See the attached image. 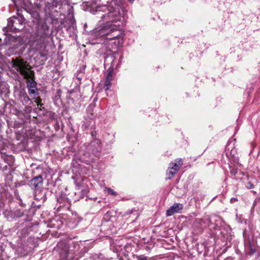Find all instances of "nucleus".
Listing matches in <instances>:
<instances>
[{
  "mask_svg": "<svg viewBox=\"0 0 260 260\" xmlns=\"http://www.w3.org/2000/svg\"><path fill=\"white\" fill-rule=\"evenodd\" d=\"M98 9V14L106 22L103 26L96 28L99 35L101 37L105 36L107 39L110 40L122 38L119 28L125 23L124 10L118 6L114 7L112 5L102 6Z\"/></svg>",
  "mask_w": 260,
  "mask_h": 260,
  "instance_id": "f257e3e1",
  "label": "nucleus"
},
{
  "mask_svg": "<svg viewBox=\"0 0 260 260\" xmlns=\"http://www.w3.org/2000/svg\"><path fill=\"white\" fill-rule=\"evenodd\" d=\"M13 67L24 78L27 80V87L34 88L37 86L36 82L32 79L34 76V71L28 68V66L26 62L23 59L16 58L12 59Z\"/></svg>",
  "mask_w": 260,
  "mask_h": 260,
  "instance_id": "f03ea898",
  "label": "nucleus"
},
{
  "mask_svg": "<svg viewBox=\"0 0 260 260\" xmlns=\"http://www.w3.org/2000/svg\"><path fill=\"white\" fill-rule=\"evenodd\" d=\"M25 19L22 15L20 17L13 16L8 19L7 26L6 28L11 32H17L23 27Z\"/></svg>",
  "mask_w": 260,
  "mask_h": 260,
  "instance_id": "7ed1b4c3",
  "label": "nucleus"
},
{
  "mask_svg": "<svg viewBox=\"0 0 260 260\" xmlns=\"http://www.w3.org/2000/svg\"><path fill=\"white\" fill-rule=\"evenodd\" d=\"M182 165L183 160L181 158L176 159L174 162H171L167 170V178L171 179L180 170Z\"/></svg>",
  "mask_w": 260,
  "mask_h": 260,
  "instance_id": "20e7f679",
  "label": "nucleus"
},
{
  "mask_svg": "<svg viewBox=\"0 0 260 260\" xmlns=\"http://www.w3.org/2000/svg\"><path fill=\"white\" fill-rule=\"evenodd\" d=\"M111 61V64L106 71V80L112 81L114 78V69L115 66V58L113 56H108L105 60V67L108 65V61Z\"/></svg>",
  "mask_w": 260,
  "mask_h": 260,
  "instance_id": "39448f33",
  "label": "nucleus"
},
{
  "mask_svg": "<svg viewBox=\"0 0 260 260\" xmlns=\"http://www.w3.org/2000/svg\"><path fill=\"white\" fill-rule=\"evenodd\" d=\"M89 149L95 156H99L102 150L101 142L99 139H95L92 141L89 146Z\"/></svg>",
  "mask_w": 260,
  "mask_h": 260,
  "instance_id": "423d86ee",
  "label": "nucleus"
},
{
  "mask_svg": "<svg viewBox=\"0 0 260 260\" xmlns=\"http://www.w3.org/2000/svg\"><path fill=\"white\" fill-rule=\"evenodd\" d=\"M183 209V205L181 204L175 203L171 206L169 209L167 210L166 214L167 216L173 215L176 213L180 212Z\"/></svg>",
  "mask_w": 260,
  "mask_h": 260,
  "instance_id": "0eeeda50",
  "label": "nucleus"
},
{
  "mask_svg": "<svg viewBox=\"0 0 260 260\" xmlns=\"http://www.w3.org/2000/svg\"><path fill=\"white\" fill-rule=\"evenodd\" d=\"M43 181L42 176L40 175H38L30 180L29 185L31 188L36 189L42 184Z\"/></svg>",
  "mask_w": 260,
  "mask_h": 260,
  "instance_id": "6e6552de",
  "label": "nucleus"
},
{
  "mask_svg": "<svg viewBox=\"0 0 260 260\" xmlns=\"http://www.w3.org/2000/svg\"><path fill=\"white\" fill-rule=\"evenodd\" d=\"M40 31L43 34V37H47L49 35V27L46 23H44L42 24Z\"/></svg>",
  "mask_w": 260,
  "mask_h": 260,
  "instance_id": "1a4fd4ad",
  "label": "nucleus"
},
{
  "mask_svg": "<svg viewBox=\"0 0 260 260\" xmlns=\"http://www.w3.org/2000/svg\"><path fill=\"white\" fill-rule=\"evenodd\" d=\"M28 93L30 95H34L35 96L38 95V91L37 86L34 88H29L28 89Z\"/></svg>",
  "mask_w": 260,
  "mask_h": 260,
  "instance_id": "9d476101",
  "label": "nucleus"
},
{
  "mask_svg": "<svg viewBox=\"0 0 260 260\" xmlns=\"http://www.w3.org/2000/svg\"><path fill=\"white\" fill-rule=\"evenodd\" d=\"M23 101L25 102V104L30 105L32 103L30 99L28 97V96L25 94L22 95Z\"/></svg>",
  "mask_w": 260,
  "mask_h": 260,
  "instance_id": "9b49d317",
  "label": "nucleus"
},
{
  "mask_svg": "<svg viewBox=\"0 0 260 260\" xmlns=\"http://www.w3.org/2000/svg\"><path fill=\"white\" fill-rule=\"evenodd\" d=\"M112 81L106 80V81H105V83L104 84V89L106 91H107L110 89Z\"/></svg>",
  "mask_w": 260,
  "mask_h": 260,
  "instance_id": "f8f14e48",
  "label": "nucleus"
},
{
  "mask_svg": "<svg viewBox=\"0 0 260 260\" xmlns=\"http://www.w3.org/2000/svg\"><path fill=\"white\" fill-rule=\"evenodd\" d=\"M105 190H107L108 193L112 196H116L117 195V193L114 190L110 188L106 187Z\"/></svg>",
  "mask_w": 260,
  "mask_h": 260,
  "instance_id": "ddd939ff",
  "label": "nucleus"
},
{
  "mask_svg": "<svg viewBox=\"0 0 260 260\" xmlns=\"http://www.w3.org/2000/svg\"><path fill=\"white\" fill-rule=\"evenodd\" d=\"M137 260H148V257L144 255L137 256Z\"/></svg>",
  "mask_w": 260,
  "mask_h": 260,
  "instance_id": "4468645a",
  "label": "nucleus"
},
{
  "mask_svg": "<svg viewBox=\"0 0 260 260\" xmlns=\"http://www.w3.org/2000/svg\"><path fill=\"white\" fill-rule=\"evenodd\" d=\"M246 187L248 189L253 188H254V185L251 182H248L247 183V185Z\"/></svg>",
  "mask_w": 260,
  "mask_h": 260,
  "instance_id": "2eb2a0df",
  "label": "nucleus"
},
{
  "mask_svg": "<svg viewBox=\"0 0 260 260\" xmlns=\"http://www.w3.org/2000/svg\"><path fill=\"white\" fill-rule=\"evenodd\" d=\"M68 249L69 247L68 246H65V253H64V257L67 258L68 256Z\"/></svg>",
  "mask_w": 260,
  "mask_h": 260,
  "instance_id": "dca6fc26",
  "label": "nucleus"
},
{
  "mask_svg": "<svg viewBox=\"0 0 260 260\" xmlns=\"http://www.w3.org/2000/svg\"><path fill=\"white\" fill-rule=\"evenodd\" d=\"M255 252V250L250 247V251L248 252L249 255L253 254Z\"/></svg>",
  "mask_w": 260,
  "mask_h": 260,
  "instance_id": "f3484780",
  "label": "nucleus"
},
{
  "mask_svg": "<svg viewBox=\"0 0 260 260\" xmlns=\"http://www.w3.org/2000/svg\"><path fill=\"white\" fill-rule=\"evenodd\" d=\"M236 201H237V199L236 198H233L231 199V203H234Z\"/></svg>",
  "mask_w": 260,
  "mask_h": 260,
  "instance_id": "a211bd4d",
  "label": "nucleus"
},
{
  "mask_svg": "<svg viewBox=\"0 0 260 260\" xmlns=\"http://www.w3.org/2000/svg\"><path fill=\"white\" fill-rule=\"evenodd\" d=\"M202 222H204V220L202 219L201 221V222H200V224L202 225Z\"/></svg>",
  "mask_w": 260,
  "mask_h": 260,
  "instance_id": "6ab92c4d",
  "label": "nucleus"
},
{
  "mask_svg": "<svg viewBox=\"0 0 260 260\" xmlns=\"http://www.w3.org/2000/svg\"><path fill=\"white\" fill-rule=\"evenodd\" d=\"M131 3H133L135 0H128Z\"/></svg>",
  "mask_w": 260,
  "mask_h": 260,
  "instance_id": "aec40b11",
  "label": "nucleus"
},
{
  "mask_svg": "<svg viewBox=\"0 0 260 260\" xmlns=\"http://www.w3.org/2000/svg\"><path fill=\"white\" fill-rule=\"evenodd\" d=\"M247 241H248V242L249 243H250V240H249V239H248V240H247Z\"/></svg>",
  "mask_w": 260,
  "mask_h": 260,
  "instance_id": "412c9836",
  "label": "nucleus"
},
{
  "mask_svg": "<svg viewBox=\"0 0 260 260\" xmlns=\"http://www.w3.org/2000/svg\"><path fill=\"white\" fill-rule=\"evenodd\" d=\"M208 222H210V220L208 219Z\"/></svg>",
  "mask_w": 260,
  "mask_h": 260,
  "instance_id": "4be33fe9",
  "label": "nucleus"
},
{
  "mask_svg": "<svg viewBox=\"0 0 260 260\" xmlns=\"http://www.w3.org/2000/svg\"><path fill=\"white\" fill-rule=\"evenodd\" d=\"M243 236H244V237L245 236V233H243Z\"/></svg>",
  "mask_w": 260,
  "mask_h": 260,
  "instance_id": "5701e85b",
  "label": "nucleus"
}]
</instances>
